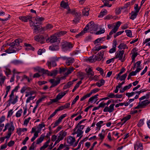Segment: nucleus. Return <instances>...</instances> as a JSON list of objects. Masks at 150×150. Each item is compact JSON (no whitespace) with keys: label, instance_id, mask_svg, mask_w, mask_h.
<instances>
[{"label":"nucleus","instance_id":"nucleus-1","mask_svg":"<svg viewBox=\"0 0 150 150\" xmlns=\"http://www.w3.org/2000/svg\"><path fill=\"white\" fill-rule=\"evenodd\" d=\"M22 42V40L21 39H17L12 42L7 43V45L10 46V47L6 50L5 52L9 54L18 51V50L16 46L19 45L20 43H21Z\"/></svg>","mask_w":150,"mask_h":150},{"label":"nucleus","instance_id":"nucleus-2","mask_svg":"<svg viewBox=\"0 0 150 150\" xmlns=\"http://www.w3.org/2000/svg\"><path fill=\"white\" fill-rule=\"evenodd\" d=\"M60 59L59 57H57V56H54L50 58V61H48L46 64L49 69H50L52 67H54L57 66L56 62L59 61Z\"/></svg>","mask_w":150,"mask_h":150},{"label":"nucleus","instance_id":"nucleus-3","mask_svg":"<svg viewBox=\"0 0 150 150\" xmlns=\"http://www.w3.org/2000/svg\"><path fill=\"white\" fill-rule=\"evenodd\" d=\"M124 50L117 51L115 53V56L114 57V58L118 59L122 62H124L125 60V55L124 54Z\"/></svg>","mask_w":150,"mask_h":150},{"label":"nucleus","instance_id":"nucleus-4","mask_svg":"<svg viewBox=\"0 0 150 150\" xmlns=\"http://www.w3.org/2000/svg\"><path fill=\"white\" fill-rule=\"evenodd\" d=\"M72 47L73 45L70 42H62V50L64 52L70 50Z\"/></svg>","mask_w":150,"mask_h":150},{"label":"nucleus","instance_id":"nucleus-5","mask_svg":"<svg viewBox=\"0 0 150 150\" xmlns=\"http://www.w3.org/2000/svg\"><path fill=\"white\" fill-rule=\"evenodd\" d=\"M60 58L63 60H65L66 65L67 66L70 65L74 62V58L71 57H67L66 56H60Z\"/></svg>","mask_w":150,"mask_h":150},{"label":"nucleus","instance_id":"nucleus-6","mask_svg":"<svg viewBox=\"0 0 150 150\" xmlns=\"http://www.w3.org/2000/svg\"><path fill=\"white\" fill-rule=\"evenodd\" d=\"M18 96H15L14 94L11 93L9 95V98L8 101L9 103L15 104L18 101Z\"/></svg>","mask_w":150,"mask_h":150},{"label":"nucleus","instance_id":"nucleus-7","mask_svg":"<svg viewBox=\"0 0 150 150\" xmlns=\"http://www.w3.org/2000/svg\"><path fill=\"white\" fill-rule=\"evenodd\" d=\"M86 27H88V30L90 32L92 31H96L97 30V27L96 25L94 23L93 21H91L88 24L86 25Z\"/></svg>","mask_w":150,"mask_h":150},{"label":"nucleus","instance_id":"nucleus-8","mask_svg":"<svg viewBox=\"0 0 150 150\" xmlns=\"http://www.w3.org/2000/svg\"><path fill=\"white\" fill-rule=\"evenodd\" d=\"M121 24V22L120 21L117 22L116 24L115 27L109 33V35H112L114 33H115L117 31L119 27Z\"/></svg>","mask_w":150,"mask_h":150},{"label":"nucleus","instance_id":"nucleus-9","mask_svg":"<svg viewBox=\"0 0 150 150\" xmlns=\"http://www.w3.org/2000/svg\"><path fill=\"white\" fill-rule=\"evenodd\" d=\"M67 135V132L62 130L58 134L57 139L59 141L62 140Z\"/></svg>","mask_w":150,"mask_h":150},{"label":"nucleus","instance_id":"nucleus-10","mask_svg":"<svg viewBox=\"0 0 150 150\" xmlns=\"http://www.w3.org/2000/svg\"><path fill=\"white\" fill-rule=\"evenodd\" d=\"M115 104H112L109 107L107 106L104 109L103 111L105 112H108L111 113L113 112L114 110V106Z\"/></svg>","mask_w":150,"mask_h":150},{"label":"nucleus","instance_id":"nucleus-11","mask_svg":"<svg viewBox=\"0 0 150 150\" xmlns=\"http://www.w3.org/2000/svg\"><path fill=\"white\" fill-rule=\"evenodd\" d=\"M58 39L57 36L54 34V35L50 36L47 40V41L50 43H53L56 42Z\"/></svg>","mask_w":150,"mask_h":150},{"label":"nucleus","instance_id":"nucleus-12","mask_svg":"<svg viewBox=\"0 0 150 150\" xmlns=\"http://www.w3.org/2000/svg\"><path fill=\"white\" fill-rule=\"evenodd\" d=\"M37 23V22L35 23L32 21H31L30 22V26L32 27V26L34 27V32H36L37 31L39 30L40 29L39 26L38 25H36V24Z\"/></svg>","mask_w":150,"mask_h":150},{"label":"nucleus","instance_id":"nucleus-13","mask_svg":"<svg viewBox=\"0 0 150 150\" xmlns=\"http://www.w3.org/2000/svg\"><path fill=\"white\" fill-rule=\"evenodd\" d=\"M34 39L36 41L40 42L41 44L44 43V38L41 35H36L35 36Z\"/></svg>","mask_w":150,"mask_h":150},{"label":"nucleus","instance_id":"nucleus-14","mask_svg":"<svg viewBox=\"0 0 150 150\" xmlns=\"http://www.w3.org/2000/svg\"><path fill=\"white\" fill-rule=\"evenodd\" d=\"M67 9L68 11L66 13V14H68V13H71L72 14H75L76 15V14H77V16H80L81 15L80 12H76L73 9L71 10L69 7H67Z\"/></svg>","mask_w":150,"mask_h":150},{"label":"nucleus","instance_id":"nucleus-15","mask_svg":"<svg viewBox=\"0 0 150 150\" xmlns=\"http://www.w3.org/2000/svg\"><path fill=\"white\" fill-rule=\"evenodd\" d=\"M131 117V115H128L125 117H124L121 120V121L122 122V123L120 122L118 124V125L121 124V125H123L125 124L126 122L129 120Z\"/></svg>","mask_w":150,"mask_h":150},{"label":"nucleus","instance_id":"nucleus-16","mask_svg":"<svg viewBox=\"0 0 150 150\" xmlns=\"http://www.w3.org/2000/svg\"><path fill=\"white\" fill-rule=\"evenodd\" d=\"M104 54V52L103 51H101L98 53L96 56L97 61H99L103 58V56Z\"/></svg>","mask_w":150,"mask_h":150},{"label":"nucleus","instance_id":"nucleus-17","mask_svg":"<svg viewBox=\"0 0 150 150\" xmlns=\"http://www.w3.org/2000/svg\"><path fill=\"white\" fill-rule=\"evenodd\" d=\"M75 140V139L74 137H73L71 136H69L67 140V143L69 144L70 145H72Z\"/></svg>","mask_w":150,"mask_h":150},{"label":"nucleus","instance_id":"nucleus-18","mask_svg":"<svg viewBox=\"0 0 150 150\" xmlns=\"http://www.w3.org/2000/svg\"><path fill=\"white\" fill-rule=\"evenodd\" d=\"M70 104L69 103H67L65 104V105L60 106L57 108L60 111L63 110L68 108L70 106Z\"/></svg>","mask_w":150,"mask_h":150},{"label":"nucleus","instance_id":"nucleus-19","mask_svg":"<svg viewBox=\"0 0 150 150\" xmlns=\"http://www.w3.org/2000/svg\"><path fill=\"white\" fill-rule=\"evenodd\" d=\"M24 46L26 47L25 48V50H26L28 51L30 50H33L34 49V48L30 44L25 43Z\"/></svg>","mask_w":150,"mask_h":150},{"label":"nucleus","instance_id":"nucleus-20","mask_svg":"<svg viewBox=\"0 0 150 150\" xmlns=\"http://www.w3.org/2000/svg\"><path fill=\"white\" fill-rule=\"evenodd\" d=\"M99 96L98 94H96L94 96H93L91 97L89 99L88 102H91V103H92V102L94 101H95L96 102L98 100V96Z\"/></svg>","mask_w":150,"mask_h":150},{"label":"nucleus","instance_id":"nucleus-21","mask_svg":"<svg viewBox=\"0 0 150 150\" xmlns=\"http://www.w3.org/2000/svg\"><path fill=\"white\" fill-rule=\"evenodd\" d=\"M60 79H58L57 81H55L54 79H52L50 80V82L52 83V84H53L54 85H55V86L60 83Z\"/></svg>","mask_w":150,"mask_h":150},{"label":"nucleus","instance_id":"nucleus-22","mask_svg":"<svg viewBox=\"0 0 150 150\" xmlns=\"http://www.w3.org/2000/svg\"><path fill=\"white\" fill-rule=\"evenodd\" d=\"M105 131L104 129H102L101 132L98 134V136L99 137V139L103 141L105 138Z\"/></svg>","mask_w":150,"mask_h":150},{"label":"nucleus","instance_id":"nucleus-23","mask_svg":"<svg viewBox=\"0 0 150 150\" xmlns=\"http://www.w3.org/2000/svg\"><path fill=\"white\" fill-rule=\"evenodd\" d=\"M150 103V101L148 100H144L140 103V105L141 106V108H143V107L145 106L148 105Z\"/></svg>","mask_w":150,"mask_h":150},{"label":"nucleus","instance_id":"nucleus-24","mask_svg":"<svg viewBox=\"0 0 150 150\" xmlns=\"http://www.w3.org/2000/svg\"><path fill=\"white\" fill-rule=\"evenodd\" d=\"M89 9L88 8H85L82 10V13L83 15L88 16L89 14Z\"/></svg>","mask_w":150,"mask_h":150},{"label":"nucleus","instance_id":"nucleus-25","mask_svg":"<svg viewBox=\"0 0 150 150\" xmlns=\"http://www.w3.org/2000/svg\"><path fill=\"white\" fill-rule=\"evenodd\" d=\"M87 61L90 62H93L97 61L96 55H93L89 57Z\"/></svg>","mask_w":150,"mask_h":150},{"label":"nucleus","instance_id":"nucleus-26","mask_svg":"<svg viewBox=\"0 0 150 150\" xmlns=\"http://www.w3.org/2000/svg\"><path fill=\"white\" fill-rule=\"evenodd\" d=\"M138 12L139 10L137 11V12H134V11H132L131 13V16L130 17V18L132 20H134L135 18H136Z\"/></svg>","mask_w":150,"mask_h":150},{"label":"nucleus","instance_id":"nucleus-27","mask_svg":"<svg viewBox=\"0 0 150 150\" xmlns=\"http://www.w3.org/2000/svg\"><path fill=\"white\" fill-rule=\"evenodd\" d=\"M50 142V139H49L45 143L43 146L40 148V150H44L46 148L49 146V144Z\"/></svg>","mask_w":150,"mask_h":150},{"label":"nucleus","instance_id":"nucleus-28","mask_svg":"<svg viewBox=\"0 0 150 150\" xmlns=\"http://www.w3.org/2000/svg\"><path fill=\"white\" fill-rule=\"evenodd\" d=\"M108 13L107 11L105 9H103L100 12V15L98 16V17H102L104 15H106Z\"/></svg>","mask_w":150,"mask_h":150},{"label":"nucleus","instance_id":"nucleus-29","mask_svg":"<svg viewBox=\"0 0 150 150\" xmlns=\"http://www.w3.org/2000/svg\"><path fill=\"white\" fill-rule=\"evenodd\" d=\"M45 136L43 134H42L40 138L36 140V144H39L42 142Z\"/></svg>","mask_w":150,"mask_h":150},{"label":"nucleus","instance_id":"nucleus-30","mask_svg":"<svg viewBox=\"0 0 150 150\" xmlns=\"http://www.w3.org/2000/svg\"><path fill=\"white\" fill-rule=\"evenodd\" d=\"M67 32L66 31H61L60 32H58L55 33V35H56L57 38L61 37L63 35L66 34Z\"/></svg>","mask_w":150,"mask_h":150},{"label":"nucleus","instance_id":"nucleus-31","mask_svg":"<svg viewBox=\"0 0 150 150\" xmlns=\"http://www.w3.org/2000/svg\"><path fill=\"white\" fill-rule=\"evenodd\" d=\"M118 47L120 49H127L128 48L127 46L125 44L123 43L120 44Z\"/></svg>","mask_w":150,"mask_h":150},{"label":"nucleus","instance_id":"nucleus-32","mask_svg":"<svg viewBox=\"0 0 150 150\" xmlns=\"http://www.w3.org/2000/svg\"><path fill=\"white\" fill-rule=\"evenodd\" d=\"M49 49L52 51H56L59 50V47L57 45H52L49 47Z\"/></svg>","mask_w":150,"mask_h":150},{"label":"nucleus","instance_id":"nucleus-33","mask_svg":"<svg viewBox=\"0 0 150 150\" xmlns=\"http://www.w3.org/2000/svg\"><path fill=\"white\" fill-rule=\"evenodd\" d=\"M60 6L63 8H67V7L68 6V5L67 3L65 2L64 1H62L60 3Z\"/></svg>","mask_w":150,"mask_h":150},{"label":"nucleus","instance_id":"nucleus-34","mask_svg":"<svg viewBox=\"0 0 150 150\" xmlns=\"http://www.w3.org/2000/svg\"><path fill=\"white\" fill-rule=\"evenodd\" d=\"M30 88L26 86H24L21 89L20 91L21 93H23L26 90L30 91Z\"/></svg>","mask_w":150,"mask_h":150},{"label":"nucleus","instance_id":"nucleus-35","mask_svg":"<svg viewBox=\"0 0 150 150\" xmlns=\"http://www.w3.org/2000/svg\"><path fill=\"white\" fill-rule=\"evenodd\" d=\"M87 74L90 76H92L94 75V72L92 71L91 68H89L87 71Z\"/></svg>","mask_w":150,"mask_h":150},{"label":"nucleus","instance_id":"nucleus-36","mask_svg":"<svg viewBox=\"0 0 150 150\" xmlns=\"http://www.w3.org/2000/svg\"><path fill=\"white\" fill-rule=\"evenodd\" d=\"M105 37L98 38L94 42L95 44L99 43L100 42L103 41L105 40Z\"/></svg>","mask_w":150,"mask_h":150},{"label":"nucleus","instance_id":"nucleus-37","mask_svg":"<svg viewBox=\"0 0 150 150\" xmlns=\"http://www.w3.org/2000/svg\"><path fill=\"white\" fill-rule=\"evenodd\" d=\"M59 111V110L58 108L52 114H51L50 117L48 118V120H50L57 113V112Z\"/></svg>","mask_w":150,"mask_h":150},{"label":"nucleus","instance_id":"nucleus-38","mask_svg":"<svg viewBox=\"0 0 150 150\" xmlns=\"http://www.w3.org/2000/svg\"><path fill=\"white\" fill-rule=\"evenodd\" d=\"M53 27L52 25L50 24H49L47 25L44 28V30H50Z\"/></svg>","mask_w":150,"mask_h":150},{"label":"nucleus","instance_id":"nucleus-39","mask_svg":"<svg viewBox=\"0 0 150 150\" xmlns=\"http://www.w3.org/2000/svg\"><path fill=\"white\" fill-rule=\"evenodd\" d=\"M74 69V68L72 67H71L69 68V69H67L66 71H67L66 72V74L67 75H68L70 74L71 73V72H72L73 71Z\"/></svg>","mask_w":150,"mask_h":150},{"label":"nucleus","instance_id":"nucleus-40","mask_svg":"<svg viewBox=\"0 0 150 150\" xmlns=\"http://www.w3.org/2000/svg\"><path fill=\"white\" fill-rule=\"evenodd\" d=\"M23 110L22 109H21L20 110H18L16 113V116L17 117H20L22 113Z\"/></svg>","mask_w":150,"mask_h":150},{"label":"nucleus","instance_id":"nucleus-41","mask_svg":"<svg viewBox=\"0 0 150 150\" xmlns=\"http://www.w3.org/2000/svg\"><path fill=\"white\" fill-rule=\"evenodd\" d=\"M144 119H140L137 125V126L139 127H140L142 126L144 124Z\"/></svg>","mask_w":150,"mask_h":150},{"label":"nucleus","instance_id":"nucleus-42","mask_svg":"<svg viewBox=\"0 0 150 150\" xmlns=\"http://www.w3.org/2000/svg\"><path fill=\"white\" fill-rule=\"evenodd\" d=\"M76 133H77V137H80L81 136H83L82 134L83 133V131L78 129L76 131Z\"/></svg>","mask_w":150,"mask_h":150},{"label":"nucleus","instance_id":"nucleus-43","mask_svg":"<svg viewBox=\"0 0 150 150\" xmlns=\"http://www.w3.org/2000/svg\"><path fill=\"white\" fill-rule=\"evenodd\" d=\"M35 69L37 71H38L40 72H42L43 73L44 72V71H45V70L44 69H43L41 68L40 67H37L35 68Z\"/></svg>","mask_w":150,"mask_h":150},{"label":"nucleus","instance_id":"nucleus-44","mask_svg":"<svg viewBox=\"0 0 150 150\" xmlns=\"http://www.w3.org/2000/svg\"><path fill=\"white\" fill-rule=\"evenodd\" d=\"M11 63L13 64L16 65H19L22 63L21 62L17 60H15L12 61Z\"/></svg>","mask_w":150,"mask_h":150},{"label":"nucleus","instance_id":"nucleus-45","mask_svg":"<svg viewBox=\"0 0 150 150\" xmlns=\"http://www.w3.org/2000/svg\"><path fill=\"white\" fill-rule=\"evenodd\" d=\"M136 93V91L132 92L131 93H126L125 95L126 96H127L129 98L132 96Z\"/></svg>","mask_w":150,"mask_h":150},{"label":"nucleus","instance_id":"nucleus-46","mask_svg":"<svg viewBox=\"0 0 150 150\" xmlns=\"http://www.w3.org/2000/svg\"><path fill=\"white\" fill-rule=\"evenodd\" d=\"M96 69L97 71H99L100 74L102 76H103L104 71L102 68L99 67H98L96 68Z\"/></svg>","mask_w":150,"mask_h":150},{"label":"nucleus","instance_id":"nucleus-47","mask_svg":"<svg viewBox=\"0 0 150 150\" xmlns=\"http://www.w3.org/2000/svg\"><path fill=\"white\" fill-rule=\"evenodd\" d=\"M99 89L98 88H95L92 90L89 93L90 95L91 96L92 94L98 92L99 91Z\"/></svg>","mask_w":150,"mask_h":150},{"label":"nucleus","instance_id":"nucleus-48","mask_svg":"<svg viewBox=\"0 0 150 150\" xmlns=\"http://www.w3.org/2000/svg\"><path fill=\"white\" fill-rule=\"evenodd\" d=\"M134 100V99H130L129 100H127V102L125 103V106H127L131 102L133 101Z\"/></svg>","mask_w":150,"mask_h":150},{"label":"nucleus","instance_id":"nucleus-49","mask_svg":"<svg viewBox=\"0 0 150 150\" xmlns=\"http://www.w3.org/2000/svg\"><path fill=\"white\" fill-rule=\"evenodd\" d=\"M125 32L126 33L127 36L129 37H131L132 35V31L130 30H126Z\"/></svg>","mask_w":150,"mask_h":150},{"label":"nucleus","instance_id":"nucleus-50","mask_svg":"<svg viewBox=\"0 0 150 150\" xmlns=\"http://www.w3.org/2000/svg\"><path fill=\"white\" fill-rule=\"evenodd\" d=\"M45 18L42 17H39L38 16H37L35 18V21H42L44 20Z\"/></svg>","mask_w":150,"mask_h":150},{"label":"nucleus","instance_id":"nucleus-51","mask_svg":"<svg viewBox=\"0 0 150 150\" xmlns=\"http://www.w3.org/2000/svg\"><path fill=\"white\" fill-rule=\"evenodd\" d=\"M90 95L88 93L86 94V95L84 96L83 97H82L80 99V101H83L84 100L86 99V98L89 97H90Z\"/></svg>","mask_w":150,"mask_h":150},{"label":"nucleus","instance_id":"nucleus-52","mask_svg":"<svg viewBox=\"0 0 150 150\" xmlns=\"http://www.w3.org/2000/svg\"><path fill=\"white\" fill-rule=\"evenodd\" d=\"M103 123V122L102 121H100L98 122L96 124V126L99 127V129H100V128L101 126V125Z\"/></svg>","mask_w":150,"mask_h":150},{"label":"nucleus","instance_id":"nucleus-53","mask_svg":"<svg viewBox=\"0 0 150 150\" xmlns=\"http://www.w3.org/2000/svg\"><path fill=\"white\" fill-rule=\"evenodd\" d=\"M79 52H80L79 50H76L70 53V54L71 56H73L74 55L77 54L78 53H79Z\"/></svg>","mask_w":150,"mask_h":150},{"label":"nucleus","instance_id":"nucleus-54","mask_svg":"<svg viewBox=\"0 0 150 150\" xmlns=\"http://www.w3.org/2000/svg\"><path fill=\"white\" fill-rule=\"evenodd\" d=\"M86 120V119H83L81 121H80L78 124V125L76 126L75 128H74V131H75L77 129V128H78V126L80 125L81 123L83 122Z\"/></svg>","mask_w":150,"mask_h":150},{"label":"nucleus","instance_id":"nucleus-55","mask_svg":"<svg viewBox=\"0 0 150 150\" xmlns=\"http://www.w3.org/2000/svg\"><path fill=\"white\" fill-rule=\"evenodd\" d=\"M35 97V96H32L29 97L26 100V103H28L30 102V100H33Z\"/></svg>","mask_w":150,"mask_h":150},{"label":"nucleus","instance_id":"nucleus-56","mask_svg":"<svg viewBox=\"0 0 150 150\" xmlns=\"http://www.w3.org/2000/svg\"><path fill=\"white\" fill-rule=\"evenodd\" d=\"M79 96H77L75 97V98L73 100L71 103V105L74 104L76 103L77 101L79 99Z\"/></svg>","mask_w":150,"mask_h":150},{"label":"nucleus","instance_id":"nucleus-57","mask_svg":"<svg viewBox=\"0 0 150 150\" xmlns=\"http://www.w3.org/2000/svg\"><path fill=\"white\" fill-rule=\"evenodd\" d=\"M127 76V74L125 73L122 75L120 78V79L121 81L125 80Z\"/></svg>","mask_w":150,"mask_h":150},{"label":"nucleus","instance_id":"nucleus-58","mask_svg":"<svg viewBox=\"0 0 150 150\" xmlns=\"http://www.w3.org/2000/svg\"><path fill=\"white\" fill-rule=\"evenodd\" d=\"M13 125V122H11L10 123H7L5 125V126L6 127L7 129L8 130L10 128L12 125Z\"/></svg>","mask_w":150,"mask_h":150},{"label":"nucleus","instance_id":"nucleus-59","mask_svg":"<svg viewBox=\"0 0 150 150\" xmlns=\"http://www.w3.org/2000/svg\"><path fill=\"white\" fill-rule=\"evenodd\" d=\"M36 146L35 144V142H34L31 144L30 147L29 148L30 150H34L35 148L36 147Z\"/></svg>","mask_w":150,"mask_h":150},{"label":"nucleus","instance_id":"nucleus-60","mask_svg":"<svg viewBox=\"0 0 150 150\" xmlns=\"http://www.w3.org/2000/svg\"><path fill=\"white\" fill-rule=\"evenodd\" d=\"M67 116V114H63L61 115V116L59 117V118L58 120L61 122L62 121V120L65 117H66Z\"/></svg>","mask_w":150,"mask_h":150},{"label":"nucleus","instance_id":"nucleus-61","mask_svg":"<svg viewBox=\"0 0 150 150\" xmlns=\"http://www.w3.org/2000/svg\"><path fill=\"white\" fill-rule=\"evenodd\" d=\"M20 88L19 85L16 86L15 88L11 91V93L14 94V92H17L18 89Z\"/></svg>","mask_w":150,"mask_h":150},{"label":"nucleus","instance_id":"nucleus-62","mask_svg":"<svg viewBox=\"0 0 150 150\" xmlns=\"http://www.w3.org/2000/svg\"><path fill=\"white\" fill-rule=\"evenodd\" d=\"M31 119V117H29L28 118L25 119L24 122V125H27Z\"/></svg>","mask_w":150,"mask_h":150},{"label":"nucleus","instance_id":"nucleus-63","mask_svg":"<svg viewBox=\"0 0 150 150\" xmlns=\"http://www.w3.org/2000/svg\"><path fill=\"white\" fill-rule=\"evenodd\" d=\"M105 30L104 29H102L100 30L99 31H97L96 33V35H99L105 32Z\"/></svg>","mask_w":150,"mask_h":150},{"label":"nucleus","instance_id":"nucleus-64","mask_svg":"<svg viewBox=\"0 0 150 150\" xmlns=\"http://www.w3.org/2000/svg\"><path fill=\"white\" fill-rule=\"evenodd\" d=\"M45 125L43 123L42 124H40L38 125V129H41L43 127H45Z\"/></svg>","mask_w":150,"mask_h":150}]
</instances>
